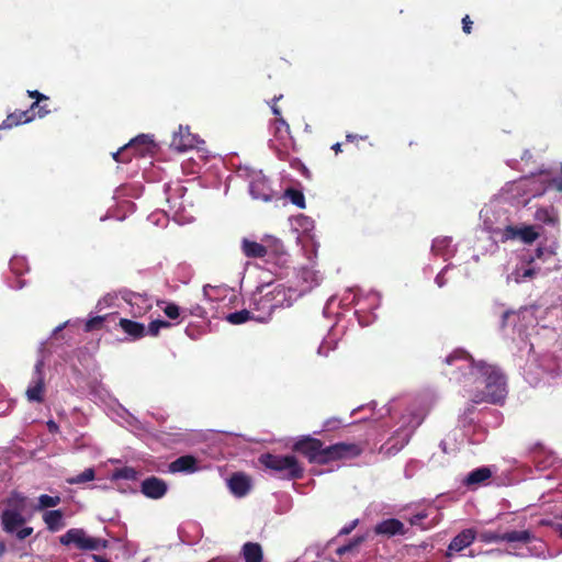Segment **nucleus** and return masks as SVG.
<instances>
[{
	"instance_id": "nucleus-1",
	"label": "nucleus",
	"mask_w": 562,
	"mask_h": 562,
	"mask_svg": "<svg viewBox=\"0 0 562 562\" xmlns=\"http://www.w3.org/2000/svg\"><path fill=\"white\" fill-rule=\"evenodd\" d=\"M448 366H454L450 381L458 384L464 397L474 404H503L507 396V381L502 370L485 361H474L462 349H456L446 357Z\"/></svg>"
},
{
	"instance_id": "nucleus-2",
	"label": "nucleus",
	"mask_w": 562,
	"mask_h": 562,
	"mask_svg": "<svg viewBox=\"0 0 562 562\" xmlns=\"http://www.w3.org/2000/svg\"><path fill=\"white\" fill-rule=\"evenodd\" d=\"M368 438H358L351 442H337L325 447L324 442L313 436H301L293 445L292 450L304 457H359L371 453Z\"/></svg>"
},
{
	"instance_id": "nucleus-3",
	"label": "nucleus",
	"mask_w": 562,
	"mask_h": 562,
	"mask_svg": "<svg viewBox=\"0 0 562 562\" xmlns=\"http://www.w3.org/2000/svg\"><path fill=\"white\" fill-rule=\"evenodd\" d=\"M154 148V140L148 135L140 134L114 153L113 159L117 162L126 164L132 160L133 156L144 157L153 153Z\"/></svg>"
},
{
	"instance_id": "nucleus-4",
	"label": "nucleus",
	"mask_w": 562,
	"mask_h": 562,
	"mask_svg": "<svg viewBox=\"0 0 562 562\" xmlns=\"http://www.w3.org/2000/svg\"><path fill=\"white\" fill-rule=\"evenodd\" d=\"M64 546L75 544L80 550H99L106 547V540L90 537L83 529H69L59 539Z\"/></svg>"
},
{
	"instance_id": "nucleus-5",
	"label": "nucleus",
	"mask_w": 562,
	"mask_h": 562,
	"mask_svg": "<svg viewBox=\"0 0 562 562\" xmlns=\"http://www.w3.org/2000/svg\"><path fill=\"white\" fill-rule=\"evenodd\" d=\"M24 501L25 497L20 494H13L8 499L10 508L3 510L1 515L2 526L7 532H13L18 527L23 525L24 518L22 512L24 509Z\"/></svg>"
},
{
	"instance_id": "nucleus-6",
	"label": "nucleus",
	"mask_w": 562,
	"mask_h": 562,
	"mask_svg": "<svg viewBox=\"0 0 562 562\" xmlns=\"http://www.w3.org/2000/svg\"><path fill=\"white\" fill-rule=\"evenodd\" d=\"M265 467L279 479H296L302 475L303 467L297 459H261Z\"/></svg>"
},
{
	"instance_id": "nucleus-7",
	"label": "nucleus",
	"mask_w": 562,
	"mask_h": 562,
	"mask_svg": "<svg viewBox=\"0 0 562 562\" xmlns=\"http://www.w3.org/2000/svg\"><path fill=\"white\" fill-rule=\"evenodd\" d=\"M539 237V233L531 225L516 227L507 225L502 232V241L510 239H520L526 244L533 243Z\"/></svg>"
},
{
	"instance_id": "nucleus-8",
	"label": "nucleus",
	"mask_w": 562,
	"mask_h": 562,
	"mask_svg": "<svg viewBox=\"0 0 562 562\" xmlns=\"http://www.w3.org/2000/svg\"><path fill=\"white\" fill-rule=\"evenodd\" d=\"M198 143L196 135L190 132L188 126H179L178 131L172 134L170 147L177 151H187L195 147Z\"/></svg>"
},
{
	"instance_id": "nucleus-9",
	"label": "nucleus",
	"mask_w": 562,
	"mask_h": 562,
	"mask_svg": "<svg viewBox=\"0 0 562 562\" xmlns=\"http://www.w3.org/2000/svg\"><path fill=\"white\" fill-rule=\"evenodd\" d=\"M168 491L167 483L156 476L145 479L140 484V492L148 498L159 499L166 495Z\"/></svg>"
},
{
	"instance_id": "nucleus-10",
	"label": "nucleus",
	"mask_w": 562,
	"mask_h": 562,
	"mask_svg": "<svg viewBox=\"0 0 562 562\" xmlns=\"http://www.w3.org/2000/svg\"><path fill=\"white\" fill-rule=\"evenodd\" d=\"M43 362L38 361L35 364V375L36 379L34 381V384L29 386L26 390V398L30 402H36L42 403L44 401V393H45V382H44V375H43Z\"/></svg>"
},
{
	"instance_id": "nucleus-11",
	"label": "nucleus",
	"mask_w": 562,
	"mask_h": 562,
	"mask_svg": "<svg viewBox=\"0 0 562 562\" xmlns=\"http://www.w3.org/2000/svg\"><path fill=\"white\" fill-rule=\"evenodd\" d=\"M409 442V435L406 431L395 432L384 445L380 452L387 457L397 454Z\"/></svg>"
},
{
	"instance_id": "nucleus-12",
	"label": "nucleus",
	"mask_w": 562,
	"mask_h": 562,
	"mask_svg": "<svg viewBox=\"0 0 562 562\" xmlns=\"http://www.w3.org/2000/svg\"><path fill=\"white\" fill-rule=\"evenodd\" d=\"M475 530L471 528L462 530L451 540L447 550V557H451L453 553L468 548L475 540Z\"/></svg>"
},
{
	"instance_id": "nucleus-13",
	"label": "nucleus",
	"mask_w": 562,
	"mask_h": 562,
	"mask_svg": "<svg viewBox=\"0 0 562 562\" xmlns=\"http://www.w3.org/2000/svg\"><path fill=\"white\" fill-rule=\"evenodd\" d=\"M35 119V113L27 109L24 111H14L7 115L5 120L0 124V130L12 128L21 124L32 122Z\"/></svg>"
},
{
	"instance_id": "nucleus-14",
	"label": "nucleus",
	"mask_w": 562,
	"mask_h": 562,
	"mask_svg": "<svg viewBox=\"0 0 562 562\" xmlns=\"http://www.w3.org/2000/svg\"><path fill=\"white\" fill-rule=\"evenodd\" d=\"M227 484L231 492L237 497L245 496L251 487L250 477L243 473L233 474L227 481Z\"/></svg>"
},
{
	"instance_id": "nucleus-15",
	"label": "nucleus",
	"mask_w": 562,
	"mask_h": 562,
	"mask_svg": "<svg viewBox=\"0 0 562 562\" xmlns=\"http://www.w3.org/2000/svg\"><path fill=\"white\" fill-rule=\"evenodd\" d=\"M134 316H142L151 308V302L147 295L139 293H131L126 300Z\"/></svg>"
},
{
	"instance_id": "nucleus-16",
	"label": "nucleus",
	"mask_w": 562,
	"mask_h": 562,
	"mask_svg": "<svg viewBox=\"0 0 562 562\" xmlns=\"http://www.w3.org/2000/svg\"><path fill=\"white\" fill-rule=\"evenodd\" d=\"M249 192L256 200L271 201L272 190L265 179H255L249 184Z\"/></svg>"
},
{
	"instance_id": "nucleus-17",
	"label": "nucleus",
	"mask_w": 562,
	"mask_h": 562,
	"mask_svg": "<svg viewBox=\"0 0 562 562\" xmlns=\"http://www.w3.org/2000/svg\"><path fill=\"white\" fill-rule=\"evenodd\" d=\"M241 251L247 258H265L269 254V249L263 244L243 238Z\"/></svg>"
},
{
	"instance_id": "nucleus-18",
	"label": "nucleus",
	"mask_w": 562,
	"mask_h": 562,
	"mask_svg": "<svg viewBox=\"0 0 562 562\" xmlns=\"http://www.w3.org/2000/svg\"><path fill=\"white\" fill-rule=\"evenodd\" d=\"M374 531L378 535H385V536H395V535H403L404 533V525L402 521L395 518H390L386 520H383L379 522Z\"/></svg>"
},
{
	"instance_id": "nucleus-19",
	"label": "nucleus",
	"mask_w": 562,
	"mask_h": 562,
	"mask_svg": "<svg viewBox=\"0 0 562 562\" xmlns=\"http://www.w3.org/2000/svg\"><path fill=\"white\" fill-rule=\"evenodd\" d=\"M492 474L493 469L490 467L477 468L467 475L463 483L469 487H475L488 480Z\"/></svg>"
},
{
	"instance_id": "nucleus-20",
	"label": "nucleus",
	"mask_w": 562,
	"mask_h": 562,
	"mask_svg": "<svg viewBox=\"0 0 562 562\" xmlns=\"http://www.w3.org/2000/svg\"><path fill=\"white\" fill-rule=\"evenodd\" d=\"M122 330L133 339L143 338L146 334L144 324L127 318H121L119 322Z\"/></svg>"
},
{
	"instance_id": "nucleus-21",
	"label": "nucleus",
	"mask_w": 562,
	"mask_h": 562,
	"mask_svg": "<svg viewBox=\"0 0 562 562\" xmlns=\"http://www.w3.org/2000/svg\"><path fill=\"white\" fill-rule=\"evenodd\" d=\"M352 414L349 416V418H342V417H329L323 423V427L319 431H314V435H322L325 432H334L337 431L346 426L355 425L350 418Z\"/></svg>"
},
{
	"instance_id": "nucleus-22",
	"label": "nucleus",
	"mask_w": 562,
	"mask_h": 562,
	"mask_svg": "<svg viewBox=\"0 0 562 562\" xmlns=\"http://www.w3.org/2000/svg\"><path fill=\"white\" fill-rule=\"evenodd\" d=\"M196 459H176L168 467L170 473L183 472L193 473L198 471Z\"/></svg>"
},
{
	"instance_id": "nucleus-23",
	"label": "nucleus",
	"mask_w": 562,
	"mask_h": 562,
	"mask_svg": "<svg viewBox=\"0 0 562 562\" xmlns=\"http://www.w3.org/2000/svg\"><path fill=\"white\" fill-rule=\"evenodd\" d=\"M243 557L245 562H262V548L257 542H246L243 546Z\"/></svg>"
},
{
	"instance_id": "nucleus-24",
	"label": "nucleus",
	"mask_w": 562,
	"mask_h": 562,
	"mask_svg": "<svg viewBox=\"0 0 562 562\" xmlns=\"http://www.w3.org/2000/svg\"><path fill=\"white\" fill-rule=\"evenodd\" d=\"M274 136L280 139L284 146L293 142L291 136L290 125L283 117H277L274 120Z\"/></svg>"
},
{
	"instance_id": "nucleus-25",
	"label": "nucleus",
	"mask_w": 562,
	"mask_h": 562,
	"mask_svg": "<svg viewBox=\"0 0 562 562\" xmlns=\"http://www.w3.org/2000/svg\"><path fill=\"white\" fill-rule=\"evenodd\" d=\"M502 538L508 543L517 542L526 544L532 540L533 536L528 530H513L502 533Z\"/></svg>"
},
{
	"instance_id": "nucleus-26",
	"label": "nucleus",
	"mask_w": 562,
	"mask_h": 562,
	"mask_svg": "<svg viewBox=\"0 0 562 562\" xmlns=\"http://www.w3.org/2000/svg\"><path fill=\"white\" fill-rule=\"evenodd\" d=\"M535 218L551 226H557L559 224L558 213L553 207L538 209L535 213Z\"/></svg>"
},
{
	"instance_id": "nucleus-27",
	"label": "nucleus",
	"mask_w": 562,
	"mask_h": 562,
	"mask_svg": "<svg viewBox=\"0 0 562 562\" xmlns=\"http://www.w3.org/2000/svg\"><path fill=\"white\" fill-rule=\"evenodd\" d=\"M265 247L269 249L268 256L274 257L278 260H282L288 256L283 243L274 237H269L266 239Z\"/></svg>"
},
{
	"instance_id": "nucleus-28",
	"label": "nucleus",
	"mask_w": 562,
	"mask_h": 562,
	"mask_svg": "<svg viewBox=\"0 0 562 562\" xmlns=\"http://www.w3.org/2000/svg\"><path fill=\"white\" fill-rule=\"evenodd\" d=\"M43 518L50 531H58L64 527L63 513L58 509L46 512Z\"/></svg>"
},
{
	"instance_id": "nucleus-29",
	"label": "nucleus",
	"mask_w": 562,
	"mask_h": 562,
	"mask_svg": "<svg viewBox=\"0 0 562 562\" xmlns=\"http://www.w3.org/2000/svg\"><path fill=\"white\" fill-rule=\"evenodd\" d=\"M285 196L297 207L305 209V198L302 191L289 188L285 190Z\"/></svg>"
},
{
	"instance_id": "nucleus-30",
	"label": "nucleus",
	"mask_w": 562,
	"mask_h": 562,
	"mask_svg": "<svg viewBox=\"0 0 562 562\" xmlns=\"http://www.w3.org/2000/svg\"><path fill=\"white\" fill-rule=\"evenodd\" d=\"M251 318L252 315L248 310L237 311L226 316L227 322L234 325L243 324Z\"/></svg>"
},
{
	"instance_id": "nucleus-31",
	"label": "nucleus",
	"mask_w": 562,
	"mask_h": 562,
	"mask_svg": "<svg viewBox=\"0 0 562 562\" xmlns=\"http://www.w3.org/2000/svg\"><path fill=\"white\" fill-rule=\"evenodd\" d=\"M93 479H94V470L92 468H88L80 474L68 479L67 482L70 484H81V483L92 481Z\"/></svg>"
},
{
	"instance_id": "nucleus-32",
	"label": "nucleus",
	"mask_w": 562,
	"mask_h": 562,
	"mask_svg": "<svg viewBox=\"0 0 562 562\" xmlns=\"http://www.w3.org/2000/svg\"><path fill=\"white\" fill-rule=\"evenodd\" d=\"M60 503L59 496H49V495H41L38 497V506L37 509H44L48 507H55Z\"/></svg>"
},
{
	"instance_id": "nucleus-33",
	"label": "nucleus",
	"mask_w": 562,
	"mask_h": 562,
	"mask_svg": "<svg viewBox=\"0 0 562 562\" xmlns=\"http://www.w3.org/2000/svg\"><path fill=\"white\" fill-rule=\"evenodd\" d=\"M27 95L35 101L30 105V110H32L35 113V109L40 105V103L44 101H48V97L43 94L42 92L37 90H27Z\"/></svg>"
},
{
	"instance_id": "nucleus-34",
	"label": "nucleus",
	"mask_w": 562,
	"mask_h": 562,
	"mask_svg": "<svg viewBox=\"0 0 562 562\" xmlns=\"http://www.w3.org/2000/svg\"><path fill=\"white\" fill-rule=\"evenodd\" d=\"M171 324L167 321L156 319L153 321L148 326V334L150 336H157L159 334L160 328H169Z\"/></svg>"
},
{
	"instance_id": "nucleus-35",
	"label": "nucleus",
	"mask_w": 562,
	"mask_h": 562,
	"mask_svg": "<svg viewBox=\"0 0 562 562\" xmlns=\"http://www.w3.org/2000/svg\"><path fill=\"white\" fill-rule=\"evenodd\" d=\"M137 472L133 468H122L113 473V479L135 480Z\"/></svg>"
},
{
	"instance_id": "nucleus-36",
	"label": "nucleus",
	"mask_w": 562,
	"mask_h": 562,
	"mask_svg": "<svg viewBox=\"0 0 562 562\" xmlns=\"http://www.w3.org/2000/svg\"><path fill=\"white\" fill-rule=\"evenodd\" d=\"M105 321V316H95L87 321L85 325L86 331H92L95 329H100L102 326V323Z\"/></svg>"
},
{
	"instance_id": "nucleus-37",
	"label": "nucleus",
	"mask_w": 562,
	"mask_h": 562,
	"mask_svg": "<svg viewBox=\"0 0 562 562\" xmlns=\"http://www.w3.org/2000/svg\"><path fill=\"white\" fill-rule=\"evenodd\" d=\"M164 313L170 319H177L180 316L181 311H180V307L177 304L168 303L166 305V307L164 308Z\"/></svg>"
},
{
	"instance_id": "nucleus-38",
	"label": "nucleus",
	"mask_w": 562,
	"mask_h": 562,
	"mask_svg": "<svg viewBox=\"0 0 562 562\" xmlns=\"http://www.w3.org/2000/svg\"><path fill=\"white\" fill-rule=\"evenodd\" d=\"M536 274H537L536 269H533V268H528V269L524 270L521 274H518V276H517V281H525V280H527V279H531V278H533Z\"/></svg>"
},
{
	"instance_id": "nucleus-39",
	"label": "nucleus",
	"mask_w": 562,
	"mask_h": 562,
	"mask_svg": "<svg viewBox=\"0 0 562 562\" xmlns=\"http://www.w3.org/2000/svg\"><path fill=\"white\" fill-rule=\"evenodd\" d=\"M544 254H548L549 256L553 255V252L551 250H547V249H544L542 247H538L536 249L535 256H531L529 258L528 262L531 263L536 258H539V259L542 258L544 256Z\"/></svg>"
},
{
	"instance_id": "nucleus-40",
	"label": "nucleus",
	"mask_w": 562,
	"mask_h": 562,
	"mask_svg": "<svg viewBox=\"0 0 562 562\" xmlns=\"http://www.w3.org/2000/svg\"><path fill=\"white\" fill-rule=\"evenodd\" d=\"M282 94H280L279 97H273L272 101H271V110H272V113L276 115V119L277 117H282L281 115V110L279 109V106L277 105V101L282 99Z\"/></svg>"
},
{
	"instance_id": "nucleus-41",
	"label": "nucleus",
	"mask_w": 562,
	"mask_h": 562,
	"mask_svg": "<svg viewBox=\"0 0 562 562\" xmlns=\"http://www.w3.org/2000/svg\"><path fill=\"white\" fill-rule=\"evenodd\" d=\"M282 94H280L279 97H273L272 101H271V110H272V113L276 115V119L277 117H282L281 115V110L279 109V106L277 105V101L282 99Z\"/></svg>"
},
{
	"instance_id": "nucleus-42",
	"label": "nucleus",
	"mask_w": 562,
	"mask_h": 562,
	"mask_svg": "<svg viewBox=\"0 0 562 562\" xmlns=\"http://www.w3.org/2000/svg\"><path fill=\"white\" fill-rule=\"evenodd\" d=\"M484 540L490 542H501L504 541L502 538V533L488 532L484 535Z\"/></svg>"
},
{
	"instance_id": "nucleus-43",
	"label": "nucleus",
	"mask_w": 562,
	"mask_h": 562,
	"mask_svg": "<svg viewBox=\"0 0 562 562\" xmlns=\"http://www.w3.org/2000/svg\"><path fill=\"white\" fill-rule=\"evenodd\" d=\"M49 112H50V110L47 108V104H42V103H40V105L35 109V117H36V116H38V117H44V116H46Z\"/></svg>"
},
{
	"instance_id": "nucleus-44",
	"label": "nucleus",
	"mask_w": 562,
	"mask_h": 562,
	"mask_svg": "<svg viewBox=\"0 0 562 562\" xmlns=\"http://www.w3.org/2000/svg\"><path fill=\"white\" fill-rule=\"evenodd\" d=\"M472 24L473 22L471 21L470 16L469 15H465L463 19H462V30L465 34H470L471 33V30H472Z\"/></svg>"
},
{
	"instance_id": "nucleus-45",
	"label": "nucleus",
	"mask_w": 562,
	"mask_h": 562,
	"mask_svg": "<svg viewBox=\"0 0 562 562\" xmlns=\"http://www.w3.org/2000/svg\"><path fill=\"white\" fill-rule=\"evenodd\" d=\"M32 532H33V528H31V527H24V528H22L21 530H19V531L16 532V537H18L20 540H23V539L27 538Z\"/></svg>"
},
{
	"instance_id": "nucleus-46",
	"label": "nucleus",
	"mask_w": 562,
	"mask_h": 562,
	"mask_svg": "<svg viewBox=\"0 0 562 562\" xmlns=\"http://www.w3.org/2000/svg\"><path fill=\"white\" fill-rule=\"evenodd\" d=\"M362 541H363V538L362 537H358L353 541H351L350 543L345 544V548L347 549V552L351 551L352 548L359 546Z\"/></svg>"
},
{
	"instance_id": "nucleus-47",
	"label": "nucleus",
	"mask_w": 562,
	"mask_h": 562,
	"mask_svg": "<svg viewBox=\"0 0 562 562\" xmlns=\"http://www.w3.org/2000/svg\"><path fill=\"white\" fill-rule=\"evenodd\" d=\"M551 186L559 192H562V176L552 179Z\"/></svg>"
},
{
	"instance_id": "nucleus-48",
	"label": "nucleus",
	"mask_w": 562,
	"mask_h": 562,
	"mask_svg": "<svg viewBox=\"0 0 562 562\" xmlns=\"http://www.w3.org/2000/svg\"><path fill=\"white\" fill-rule=\"evenodd\" d=\"M277 293L278 295L282 294V296L284 297L285 296V292H284V286L281 285V284H278L277 286L273 288V291L272 292H269V293H266L265 297L268 299L269 294H272V293Z\"/></svg>"
},
{
	"instance_id": "nucleus-49",
	"label": "nucleus",
	"mask_w": 562,
	"mask_h": 562,
	"mask_svg": "<svg viewBox=\"0 0 562 562\" xmlns=\"http://www.w3.org/2000/svg\"><path fill=\"white\" fill-rule=\"evenodd\" d=\"M357 522H358V520H355L349 526L344 527L340 530V535H348V533H350L353 530V528L356 527Z\"/></svg>"
},
{
	"instance_id": "nucleus-50",
	"label": "nucleus",
	"mask_w": 562,
	"mask_h": 562,
	"mask_svg": "<svg viewBox=\"0 0 562 562\" xmlns=\"http://www.w3.org/2000/svg\"><path fill=\"white\" fill-rule=\"evenodd\" d=\"M531 452L532 453H542V454L547 453L546 448L540 443L536 445L535 449H532Z\"/></svg>"
},
{
	"instance_id": "nucleus-51",
	"label": "nucleus",
	"mask_w": 562,
	"mask_h": 562,
	"mask_svg": "<svg viewBox=\"0 0 562 562\" xmlns=\"http://www.w3.org/2000/svg\"><path fill=\"white\" fill-rule=\"evenodd\" d=\"M203 312H204V311H203V308H202V307L196 306L194 310H192V311L190 312V314H191V315H195V316L201 317V316L203 315Z\"/></svg>"
},
{
	"instance_id": "nucleus-52",
	"label": "nucleus",
	"mask_w": 562,
	"mask_h": 562,
	"mask_svg": "<svg viewBox=\"0 0 562 562\" xmlns=\"http://www.w3.org/2000/svg\"><path fill=\"white\" fill-rule=\"evenodd\" d=\"M47 426H48V429H49L50 431H57V430H58V426H57V425H56V423H54L53 420H49V422L47 423Z\"/></svg>"
},
{
	"instance_id": "nucleus-53",
	"label": "nucleus",
	"mask_w": 562,
	"mask_h": 562,
	"mask_svg": "<svg viewBox=\"0 0 562 562\" xmlns=\"http://www.w3.org/2000/svg\"><path fill=\"white\" fill-rule=\"evenodd\" d=\"M423 518H425V515H423V514L415 515V516L412 518V524H413V525H415V524H417L418 521H420Z\"/></svg>"
},
{
	"instance_id": "nucleus-54",
	"label": "nucleus",
	"mask_w": 562,
	"mask_h": 562,
	"mask_svg": "<svg viewBox=\"0 0 562 562\" xmlns=\"http://www.w3.org/2000/svg\"><path fill=\"white\" fill-rule=\"evenodd\" d=\"M331 149L335 151V154H339L341 153V144L340 143H336L331 146Z\"/></svg>"
},
{
	"instance_id": "nucleus-55",
	"label": "nucleus",
	"mask_w": 562,
	"mask_h": 562,
	"mask_svg": "<svg viewBox=\"0 0 562 562\" xmlns=\"http://www.w3.org/2000/svg\"><path fill=\"white\" fill-rule=\"evenodd\" d=\"M347 553V549L345 548V546H341L337 549V554L339 555H344Z\"/></svg>"
},
{
	"instance_id": "nucleus-56",
	"label": "nucleus",
	"mask_w": 562,
	"mask_h": 562,
	"mask_svg": "<svg viewBox=\"0 0 562 562\" xmlns=\"http://www.w3.org/2000/svg\"><path fill=\"white\" fill-rule=\"evenodd\" d=\"M357 137H358L357 135L348 134L346 136V139H347V142H353L355 139H357Z\"/></svg>"
},
{
	"instance_id": "nucleus-57",
	"label": "nucleus",
	"mask_w": 562,
	"mask_h": 562,
	"mask_svg": "<svg viewBox=\"0 0 562 562\" xmlns=\"http://www.w3.org/2000/svg\"><path fill=\"white\" fill-rule=\"evenodd\" d=\"M311 461H317L319 464H324L326 463L329 459H325V458H322V459H310Z\"/></svg>"
},
{
	"instance_id": "nucleus-58",
	"label": "nucleus",
	"mask_w": 562,
	"mask_h": 562,
	"mask_svg": "<svg viewBox=\"0 0 562 562\" xmlns=\"http://www.w3.org/2000/svg\"><path fill=\"white\" fill-rule=\"evenodd\" d=\"M93 559L97 561V562H109L108 560L103 559L102 557L100 555H93Z\"/></svg>"
},
{
	"instance_id": "nucleus-59",
	"label": "nucleus",
	"mask_w": 562,
	"mask_h": 562,
	"mask_svg": "<svg viewBox=\"0 0 562 562\" xmlns=\"http://www.w3.org/2000/svg\"><path fill=\"white\" fill-rule=\"evenodd\" d=\"M12 453H14V454H24V451H22V449L19 448L16 450H12Z\"/></svg>"
},
{
	"instance_id": "nucleus-60",
	"label": "nucleus",
	"mask_w": 562,
	"mask_h": 562,
	"mask_svg": "<svg viewBox=\"0 0 562 562\" xmlns=\"http://www.w3.org/2000/svg\"><path fill=\"white\" fill-rule=\"evenodd\" d=\"M508 315H509V312H504V314H503V323H504V324H505V322H506V319H507Z\"/></svg>"
},
{
	"instance_id": "nucleus-61",
	"label": "nucleus",
	"mask_w": 562,
	"mask_h": 562,
	"mask_svg": "<svg viewBox=\"0 0 562 562\" xmlns=\"http://www.w3.org/2000/svg\"><path fill=\"white\" fill-rule=\"evenodd\" d=\"M260 457H267V458H270V457H273L271 453L267 452V453H263L261 454Z\"/></svg>"
},
{
	"instance_id": "nucleus-62",
	"label": "nucleus",
	"mask_w": 562,
	"mask_h": 562,
	"mask_svg": "<svg viewBox=\"0 0 562 562\" xmlns=\"http://www.w3.org/2000/svg\"><path fill=\"white\" fill-rule=\"evenodd\" d=\"M277 306H278V304L276 303V304H271V306H270V307H271V308H274V307H277Z\"/></svg>"
}]
</instances>
